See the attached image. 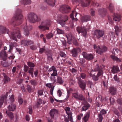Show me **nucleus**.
I'll return each mask as SVG.
<instances>
[{
  "instance_id": "obj_60",
  "label": "nucleus",
  "mask_w": 122,
  "mask_h": 122,
  "mask_svg": "<svg viewBox=\"0 0 122 122\" xmlns=\"http://www.w3.org/2000/svg\"><path fill=\"white\" fill-rule=\"evenodd\" d=\"M28 67L25 65L24 66V70L25 72H26L28 69Z\"/></svg>"
},
{
  "instance_id": "obj_58",
  "label": "nucleus",
  "mask_w": 122,
  "mask_h": 122,
  "mask_svg": "<svg viewBox=\"0 0 122 122\" xmlns=\"http://www.w3.org/2000/svg\"><path fill=\"white\" fill-rule=\"evenodd\" d=\"M94 70L95 71H99L100 70H102L101 69V67L98 65H97V66L95 68Z\"/></svg>"
},
{
  "instance_id": "obj_63",
  "label": "nucleus",
  "mask_w": 122,
  "mask_h": 122,
  "mask_svg": "<svg viewBox=\"0 0 122 122\" xmlns=\"http://www.w3.org/2000/svg\"><path fill=\"white\" fill-rule=\"evenodd\" d=\"M109 35H110V37L111 39V38H113L115 37L114 33H113L112 32H111L109 33Z\"/></svg>"
},
{
  "instance_id": "obj_46",
  "label": "nucleus",
  "mask_w": 122,
  "mask_h": 122,
  "mask_svg": "<svg viewBox=\"0 0 122 122\" xmlns=\"http://www.w3.org/2000/svg\"><path fill=\"white\" fill-rule=\"evenodd\" d=\"M56 31L57 33L59 34H62L64 33V30L58 28L56 29Z\"/></svg>"
},
{
  "instance_id": "obj_11",
  "label": "nucleus",
  "mask_w": 122,
  "mask_h": 122,
  "mask_svg": "<svg viewBox=\"0 0 122 122\" xmlns=\"http://www.w3.org/2000/svg\"><path fill=\"white\" fill-rule=\"evenodd\" d=\"M65 110L68 115V117L70 121L72 122V114L70 110V108L69 107H66L65 108Z\"/></svg>"
},
{
  "instance_id": "obj_2",
  "label": "nucleus",
  "mask_w": 122,
  "mask_h": 122,
  "mask_svg": "<svg viewBox=\"0 0 122 122\" xmlns=\"http://www.w3.org/2000/svg\"><path fill=\"white\" fill-rule=\"evenodd\" d=\"M27 19L30 23H33L40 21L41 20V19L39 17L33 13H30L28 15Z\"/></svg>"
},
{
  "instance_id": "obj_27",
  "label": "nucleus",
  "mask_w": 122,
  "mask_h": 122,
  "mask_svg": "<svg viewBox=\"0 0 122 122\" xmlns=\"http://www.w3.org/2000/svg\"><path fill=\"white\" fill-rule=\"evenodd\" d=\"M16 108L15 105L13 103L9 105L8 106V108L10 111H13L15 110Z\"/></svg>"
},
{
  "instance_id": "obj_34",
  "label": "nucleus",
  "mask_w": 122,
  "mask_h": 122,
  "mask_svg": "<svg viewBox=\"0 0 122 122\" xmlns=\"http://www.w3.org/2000/svg\"><path fill=\"white\" fill-rule=\"evenodd\" d=\"M107 8L110 12L111 13H113L114 10V7L112 3H110L108 6H107Z\"/></svg>"
},
{
  "instance_id": "obj_57",
  "label": "nucleus",
  "mask_w": 122,
  "mask_h": 122,
  "mask_svg": "<svg viewBox=\"0 0 122 122\" xmlns=\"http://www.w3.org/2000/svg\"><path fill=\"white\" fill-rule=\"evenodd\" d=\"M109 100L110 101L111 104H113L115 102L114 99L112 97L110 98Z\"/></svg>"
},
{
  "instance_id": "obj_43",
  "label": "nucleus",
  "mask_w": 122,
  "mask_h": 122,
  "mask_svg": "<svg viewBox=\"0 0 122 122\" xmlns=\"http://www.w3.org/2000/svg\"><path fill=\"white\" fill-rule=\"evenodd\" d=\"M26 89L29 93L32 92H33V90L31 86L30 85H27L26 87Z\"/></svg>"
},
{
  "instance_id": "obj_19",
  "label": "nucleus",
  "mask_w": 122,
  "mask_h": 122,
  "mask_svg": "<svg viewBox=\"0 0 122 122\" xmlns=\"http://www.w3.org/2000/svg\"><path fill=\"white\" fill-rule=\"evenodd\" d=\"M0 57L4 61H5L7 59V56L5 51L3 50L0 52Z\"/></svg>"
},
{
  "instance_id": "obj_18",
  "label": "nucleus",
  "mask_w": 122,
  "mask_h": 122,
  "mask_svg": "<svg viewBox=\"0 0 122 122\" xmlns=\"http://www.w3.org/2000/svg\"><path fill=\"white\" fill-rule=\"evenodd\" d=\"M9 30L5 26L3 25H0V33L3 34L6 33H8Z\"/></svg>"
},
{
  "instance_id": "obj_53",
  "label": "nucleus",
  "mask_w": 122,
  "mask_h": 122,
  "mask_svg": "<svg viewBox=\"0 0 122 122\" xmlns=\"http://www.w3.org/2000/svg\"><path fill=\"white\" fill-rule=\"evenodd\" d=\"M28 42L27 40H22L21 41V43L24 46H27Z\"/></svg>"
},
{
  "instance_id": "obj_49",
  "label": "nucleus",
  "mask_w": 122,
  "mask_h": 122,
  "mask_svg": "<svg viewBox=\"0 0 122 122\" xmlns=\"http://www.w3.org/2000/svg\"><path fill=\"white\" fill-rule=\"evenodd\" d=\"M14 95H12L10 97L9 100L7 101V102H9V101H10L11 102H12L14 101Z\"/></svg>"
},
{
  "instance_id": "obj_52",
  "label": "nucleus",
  "mask_w": 122,
  "mask_h": 122,
  "mask_svg": "<svg viewBox=\"0 0 122 122\" xmlns=\"http://www.w3.org/2000/svg\"><path fill=\"white\" fill-rule=\"evenodd\" d=\"M103 75V71L102 70H100L98 72L97 76L99 77L100 76H102Z\"/></svg>"
},
{
  "instance_id": "obj_54",
  "label": "nucleus",
  "mask_w": 122,
  "mask_h": 122,
  "mask_svg": "<svg viewBox=\"0 0 122 122\" xmlns=\"http://www.w3.org/2000/svg\"><path fill=\"white\" fill-rule=\"evenodd\" d=\"M113 78L115 81L117 82H120L119 79L117 75H114Z\"/></svg>"
},
{
  "instance_id": "obj_28",
  "label": "nucleus",
  "mask_w": 122,
  "mask_h": 122,
  "mask_svg": "<svg viewBox=\"0 0 122 122\" xmlns=\"http://www.w3.org/2000/svg\"><path fill=\"white\" fill-rule=\"evenodd\" d=\"M109 91L110 93L112 95H115L116 93V89L113 86H112L110 88Z\"/></svg>"
},
{
  "instance_id": "obj_38",
  "label": "nucleus",
  "mask_w": 122,
  "mask_h": 122,
  "mask_svg": "<svg viewBox=\"0 0 122 122\" xmlns=\"http://www.w3.org/2000/svg\"><path fill=\"white\" fill-rule=\"evenodd\" d=\"M89 117V114L88 113H86L84 117L82 118L83 121L84 122H87L88 120Z\"/></svg>"
},
{
  "instance_id": "obj_5",
  "label": "nucleus",
  "mask_w": 122,
  "mask_h": 122,
  "mask_svg": "<svg viewBox=\"0 0 122 122\" xmlns=\"http://www.w3.org/2000/svg\"><path fill=\"white\" fill-rule=\"evenodd\" d=\"M72 97H74L78 100L84 101L85 100V98L83 96L77 92L72 93Z\"/></svg>"
},
{
  "instance_id": "obj_62",
  "label": "nucleus",
  "mask_w": 122,
  "mask_h": 122,
  "mask_svg": "<svg viewBox=\"0 0 122 122\" xmlns=\"http://www.w3.org/2000/svg\"><path fill=\"white\" fill-rule=\"evenodd\" d=\"M80 76L82 79H84L86 77V75L85 73H82L81 74Z\"/></svg>"
},
{
  "instance_id": "obj_59",
  "label": "nucleus",
  "mask_w": 122,
  "mask_h": 122,
  "mask_svg": "<svg viewBox=\"0 0 122 122\" xmlns=\"http://www.w3.org/2000/svg\"><path fill=\"white\" fill-rule=\"evenodd\" d=\"M53 72L52 73L51 75L52 76H56L57 75V71L56 70V69L54 70Z\"/></svg>"
},
{
  "instance_id": "obj_32",
  "label": "nucleus",
  "mask_w": 122,
  "mask_h": 122,
  "mask_svg": "<svg viewBox=\"0 0 122 122\" xmlns=\"http://www.w3.org/2000/svg\"><path fill=\"white\" fill-rule=\"evenodd\" d=\"M119 68L116 66H113L112 68V71L114 73H116L119 72Z\"/></svg>"
},
{
  "instance_id": "obj_36",
  "label": "nucleus",
  "mask_w": 122,
  "mask_h": 122,
  "mask_svg": "<svg viewBox=\"0 0 122 122\" xmlns=\"http://www.w3.org/2000/svg\"><path fill=\"white\" fill-rule=\"evenodd\" d=\"M116 35L117 36L118 35V32L121 31V28L118 26H116L115 27Z\"/></svg>"
},
{
  "instance_id": "obj_45",
  "label": "nucleus",
  "mask_w": 122,
  "mask_h": 122,
  "mask_svg": "<svg viewBox=\"0 0 122 122\" xmlns=\"http://www.w3.org/2000/svg\"><path fill=\"white\" fill-rule=\"evenodd\" d=\"M6 113L7 114L8 116L11 119H12L14 118L13 115V113L12 112H7V111H6Z\"/></svg>"
},
{
  "instance_id": "obj_22",
  "label": "nucleus",
  "mask_w": 122,
  "mask_h": 122,
  "mask_svg": "<svg viewBox=\"0 0 122 122\" xmlns=\"http://www.w3.org/2000/svg\"><path fill=\"white\" fill-rule=\"evenodd\" d=\"M91 16L88 15H85L82 16L81 18V20L83 22H87L91 20Z\"/></svg>"
},
{
  "instance_id": "obj_44",
  "label": "nucleus",
  "mask_w": 122,
  "mask_h": 122,
  "mask_svg": "<svg viewBox=\"0 0 122 122\" xmlns=\"http://www.w3.org/2000/svg\"><path fill=\"white\" fill-rule=\"evenodd\" d=\"M16 46V43L11 42L10 45V49L9 51V52H10L11 51V50L13 49L14 46L15 47Z\"/></svg>"
},
{
  "instance_id": "obj_10",
  "label": "nucleus",
  "mask_w": 122,
  "mask_h": 122,
  "mask_svg": "<svg viewBox=\"0 0 122 122\" xmlns=\"http://www.w3.org/2000/svg\"><path fill=\"white\" fill-rule=\"evenodd\" d=\"M104 34V32L102 30H96L94 31V35L97 39L102 37Z\"/></svg>"
},
{
  "instance_id": "obj_61",
  "label": "nucleus",
  "mask_w": 122,
  "mask_h": 122,
  "mask_svg": "<svg viewBox=\"0 0 122 122\" xmlns=\"http://www.w3.org/2000/svg\"><path fill=\"white\" fill-rule=\"evenodd\" d=\"M42 103V100L40 99L38 100L37 102V106L38 107V106L40 105Z\"/></svg>"
},
{
  "instance_id": "obj_56",
  "label": "nucleus",
  "mask_w": 122,
  "mask_h": 122,
  "mask_svg": "<svg viewBox=\"0 0 122 122\" xmlns=\"http://www.w3.org/2000/svg\"><path fill=\"white\" fill-rule=\"evenodd\" d=\"M60 55L61 57H65L66 56V54L64 52L62 51H61L60 52Z\"/></svg>"
},
{
  "instance_id": "obj_20",
  "label": "nucleus",
  "mask_w": 122,
  "mask_h": 122,
  "mask_svg": "<svg viewBox=\"0 0 122 122\" xmlns=\"http://www.w3.org/2000/svg\"><path fill=\"white\" fill-rule=\"evenodd\" d=\"M80 50L79 48H74L71 51V52L73 57H76L77 56L78 52L80 51Z\"/></svg>"
},
{
  "instance_id": "obj_4",
  "label": "nucleus",
  "mask_w": 122,
  "mask_h": 122,
  "mask_svg": "<svg viewBox=\"0 0 122 122\" xmlns=\"http://www.w3.org/2000/svg\"><path fill=\"white\" fill-rule=\"evenodd\" d=\"M59 10L63 14H68L71 11V8L66 5H62L60 6Z\"/></svg>"
},
{
  "instance_id": "obj_6",
  "label": "nucleus",
  "mask_w": 122,
  "mask_h": 122,
  "mask_svg": "<svg viewBox=\"0 0 122 122\" xmlns=\"http://www.w3.org/2000/svg\"><path fill=\"white\" fill-rule=\"evenodd\" d=\"M76 30L79 34L80 33H81L84 37H86L87 35V29L85 27H78L76 28Z\"/></svg>"
},
{
  "instance_id": "obj_50",
  "label": "nucleus",
  "mask_w": 122,
  "mask_h": 122,
  "mask_svg": "<svg viewBox=\"0 0 122 122\" xmlns=\"http://www.w3.org/2000/svg\"><path fill=\"white\" fill-rule=\"evenodd\" d=\"M98 122H102L103 120V117L101 114H99L98 116Z\"/></svg>"
},
{
  "instance_id": "obj_40",
  "label": "nucleus",
  "mask_w": 122,
  "mask_h": 122,
  "mask_svg": "<svg viewBox=\"0 0 122 122\" xmlns=\"http://www.w3.org/2000/svg\"><path fill=\"white\" fill-rule=\"evenodd\" d=\"M113 19L115 21H119L121 20V18L118 15H114L113 16Z\"/></svg>"
},
{
  "instance_id": "obj_30",
  "label": "nucleus",
  "mask_w": 122,
  "mask_h": 122,
  "mask_svg": "<svg viewBox=\"0 0 122 122\" xmlns=\"http://www.w3.org/2000/svg\"><path fill=\"white\" fill-rule=\"evenodd\" d=\"M55 0H46V3L49 5L54 6L55 4Z\"/></svg>"
},
{
  "instance_id": "obj_16",
  "label": "nucleus",
  "mask_w": 122,
  "mask_h": 122,
  "mask_svg": "<svg viewBox=\"0 0 122 122\" xmlns=\"http://www.w3.org/2000/svg\"><path fill=\"white\" fill-rule=\"evenodd\" d=\"M68 17L66 15H65L63 19L59 20V24L62 26L65 25L66 24V22L68 20Z\"/></svg>"
},
{
  "instance_id": "obj_37",
  "label": "nucleus",
  "mask_w": 122,
  "mask_h": 122,
  "mask_svg": "<svg viewBox=\"0 0 122 122\" xmlns=\"http://www.w3.org/2000/svg\"><path fill=\"white\" fill-rule=\"evenodd\" d=\"M21 3L25 5L27 4H29L31 3V0H21Z\"/></svg>"
},
{
  "instance_id": "obj_23",
  "label": "nucleus",
  "mask_w": 122,
  "mask_h": 122,
  "mask_svg": "<svg viewBox=\"0 0 122 122\" xmlns=\"http://www.w3.org/2000/svg\"><path fill=\"white\" fill-rule=\"evenodd\" d=\"M39 28L41 31L45 30L46 29V23L45 21L42 22Z\"/></svg>"
},
{
  "instance_id": "obj_26",
  "label": "nucleus",
  "mask_w": 122,
  "mask_h": 122,
  "mask_svg": "<svg viewBox=\"0 0 122 122\" xmlns=\"http://www.w3.org/2000/svg\"><path fill=\"white\" fill-rule=\"evenodd\" d=\"M83 104L84 106L81 108V111H85L90 107V105L87 102H84Z\"/></svg>"
},
{
  "instance_id": "obj_39",
  "label": "nucleus",
  "mask_w": 122,
  "mask_h": 122,
  "mask_svg": "<svg viewBox=\"0 0 122 122\" xmlns=\"http://www.w3.org/2000/svg\"><path fill=\"white\" fill-rule=\"evenodd\" d=\"M46 86H47L49 88H51L50 90V93L51 95H52L54 88L52 87L51 83H48L46 84Z\"/></svg>"
},
{
  "instance_id": "obj_42",
  "label": "nucleus",
  "mask_w": 122,
  "mask_h": 122,
  "mask_svg": "<svg viewBox=\"0 0 122 122\" xmlns=\"http://www.w3.org/2000/svg\"><path fill=\"white\" fill-rule=\"evenodd\" d=\"M51 22L49 20H46V30L49 29V27L50 26Z\"/></svg>"
},
{
  "instance_id": "obj_14",
  "label": "nucleus",
  "mask_w": 122,
  "mask_h": 122,
  "mask_svg": "<svg viewBox=\"0 0 122 122\" xmlns=\"http://www.w3.org/2000/svg\"><path fill=\"white\" fill-rule=\"evenodd\" d=\"M47 55V63H49L52 61L53 59L52 58V54L51 51H49L47 53L46 52Z\"/></svg>"
},
{
  "instance_id": "obj_33",
  "label": "nucleus",
  "mask_w": 122,
  "mask_h": 122,
  "mask_svg": "<svg viewBox=\"0 0 122 122\" xmlns=\"http://www.w3.org/2000/svg\"><path fill=\"white\" fill-rule=\"evenodd\" d=\"M57 83L60 84L62 85L64 83V81L61 77L58 76L57 78Z\"/></svg>"
},
{
  "instance_id": "obj_55",
  "label": "nucleus",
  "mask_w": 122,
  "mask_h": 122,
  "mask_svg": "<svg viewBox=\"0 0 122 122\" xmlns=\"http://www.w3.org/2000/svg\"><path fill=\"white\" fill-rule=\"evenodd\" d=\"M27 65L30 67H33L35 66L34 63L30 62H27Z\"/></svg>"
},
{
  "instance_id": "obj_1",
  "label": "nucleus",
  "mask_w": 122,
  "mask_h": 122,
  "mask_svg": "<svg viewBox=\"0 0 122 122\" xmlns=\"http://www.w3.org/2000/svg\"><path fill=\"white\" fill-rule=\"evenodd\" d=\"M22 10L20 9H17L15 14L13 18L15 20L12 23L14 26L20 25L22 22L23 16L22 14Z\"/></svg>"
},
{
  "instance_id": "obj_41",
  "label": "nucleus",
  "mask_w": 122,
  "mask_h": 122,
  "mask_svg": "<svg viewBox=\"0 0 122 122\" xmlns=\"http://www.w3.org/2000/svg\"><path fill=\"white\" fill-rule=\"evenodd\" d=\"M30 83L31 85L33 86V87L35 88V86L38 84L37 82L35 80H31L30 81Z\"/></svg>"
},
{
  "instance_id": "obj_7",
  "label": "nucleus",
  "mask_w": 122,
  "mask_h": 122,
  "mask_svg": "<svg viewBox=\"0 0 122 122\" xmlns=\"http://www.w3.org/2000/svg\"><path fill=\"white\" fill-rule=\"evenodd\" d=\"M24 28V33L26 36H28L29 35V31L32 30V27L31 25H27L26 23L22 26Z\"/></svg>"
},
{
  "instance_id": "obj_8",
  "label": "nucleus",
  "mask_w": 122,
  "mask_h": 122,
  "mask_svg": "<svg viewBox=\"0 0 122 122\" xmlns=\"http://www.w3.org/2000/svg\"><path fill=\"white\" fill-rule=\"evenodd\" d=\"M118 51L119 50L118 49H113L112 52V55H111L110 57L113 60L120 62L121 61V59L115 56L116 52L117 53Z\"/></svg>"
},
{
  "instance_id": "obj_48",
  "label": "nucleus",
  "mask_w": 122,
  "mask_h": 122,
  "mask_svg": "<svg viewBox=\"0 0 122 122\" xmlns=\"http://www.w3.org/2000/svg\"><path fill=\"white\" fill-rule=\"evenodd\" d=\"M91 77H92V78L94 81H97L98 80V77L97 75L96 76L94 75H92Z\"/></svg>"
},
{
  "instance_id": "obj_21",
  "label": "nucleus",
  "mask_w": 122,
  "mask_h": 122,
  "mask_svg": "<svg viewBox=\"0 0 122 122\" xmlns=\"http://www.w3.org/2000/svg\"><path fill=\"white\" fill-rule=\"evenodd\" d=\"M66 36L67 40V43L69 44H71V40L72 39V36L70 33L67 34Z\"/></svg>"
},
{
  "instance_id": "obj_15",
  "label": "nucleus",
  "mask_w": 122,
  "mask_h": 122,
  "mask_svg": "<svg viewBox=\"0 0 122 122\" xmlns=\"http://www.w3.org/2000/svg\"><path fill=\"white\" fill-rule=\"evenodd\" d=\"M58 111L54 109H51L49 112L50 115L52 119L54 118V116L58 114Z\"/></svg>"
},
{
  "instance_id": "obj_31",
  "label": "nucleus",
  "mask_w": 122,
  "mask_h": 122,
  "mask_svg": "<svg viewBox=\"0 0 122 122\" xmlns=\"http://www.w3.org/2000/svg\"><path fill=\"white\" fill-rule=\"evenodd\" d=\"M3 74L4 77L3 80L4 82L5 83H7L10 81V78L5 74L3 73Z\"/></svg>"
},
{
  "instance_id": "obj_12",
  "label": "nucleus",
  "mask_w": 122,
  "mask_h": 122,
  "mask_svg": "<svg viewBox=\"0 0 122 122\" xmlns=\"http://www.w3.org/2000/svg\"><path fill=\"white\" fill-rule=\"evenodd\" d=\"M76 2L81 3L82 6L83 7H86L90 3L89 0H76Z\"/></svg>"
},
{
  "instance_id": "obj_51",
  "label": "nucleus",
  "mask_w": 122,
  "mask_h": 122,
  "mask_svg": "<svg viewBox=\"0 0 122 122\" xmlns=\"http://www.w3.org/2000/svg\"><path fill=\"white\" fill-rule=\"evenodd\" d=\"M53 35L51 33H50L46 35V38L48 39H49L53 37Z\"/></svg>"
},
{
  "instance_id": "obj_64",
  "label": "nucleus",
  "mask_w": 122,
  "mask_h": 122,
  "mask_svg": "<svg viewBox=\"0 0 122 122\" xmlns=\"http://www.w3.org/2000/svg\"><path fill=\"white\" fill-rule=\"evenodd\" d=\"M117 103L121 105H122V100L120 98H119L117 100Z\"/></svg>"
},
{
  "instance_id": "obj_24",
  "label": "nucleus",
  "mask_w": 122,
  "mask_h": 122,
  "mask_svg": "<svg viewBox=\"0 0 122 122\" xmlns=\"http://www.w3.org/2000/svg\"><path fill=\"white\" fill-rule=\"evenodd\" d=\"M98 12L99 14L103 17L106 15L107 10L105 8L100 9L99 10Z\"/></svg>"
},
{
  "instance_id": "obj_25",
  "label": "nucleus",
  "mask_w": 122,
  "mask_h": 122,
  "mask_svg": "<svg viewBox=\"0 0 122 122\" xmlns=\"http://www.w3.org/2000/svg\"><path fill=\"white\" fill-rule=\"evenodd\" d=\"M78 83L80 87L83 90H84L86 87V85L85 82L81 80L79 81Z\"/></svg>"
},
{
  "instance_id": "obj_29",
  "label": "nucleus",
  "mask_w": 122,
  "mask_h": 122,
  "mask_svg": "<svg viewBox=\"0 0 122 122\" xmlns=\"http://www.w3.org/2000/svg\"><path fill=\"white\" fill-rule=\"evenodd\" d=\"M62 44L63 45V46L64 47V48L68 49H69V45L68 43V44L67 43L66 41L65 40L62 41H61Z\"/></svg>"
},
{
  "instance_id": "obj_13",
  "label": "nucleus",
  "mask_w": 122,
  "mask_h": 122,
  "mask_svg": "<svg viewBox=\"0 0 122 122\" xmlns=\"http://www.w3.org/2000/svg\"><path fill=\"white\" fill-rule=\"evenodd\" d=\"M82 55L86 59L89 60H91L93 58L94 56L93 55L91 54H87L85 52H83L82 53Z\"/></svg>"
},
{
  "instance_id": "obj_47",
  "label": "nucleus",
  "mask_w": 122,
  "mask_h": 122,
  "mask_svg": "<svg viewBox=\"0 0 122 122\" xmlns=\"http://www.w3.org/2000/svg\"><path fill=\"white\" fill-rule=\"evenodd\" d=\"M33 71L34 69L33 68H30L28 71V72L30 74L32 77H34L33 74Z\"/></svg>"
},
{
  "instance_id": "obj_3",
  "label": "nucleus",
  "mask_w": 122,
  "mask_h": 122,
  "mask_svg": "<svg viewBox=\"0 0 122 122\" xmlns=\"http://www.w3.org/2000/svg\"><path fill=\"white\" fill-rule=\"evenodd\" d=\"M16 36L19 39L21 37L19 29L17 27L16 28L14 32H11L10 36L11 39L17 41V39Z\"/></svg>"
},
{
  "instance_id": "obj_17",
  "label": "nucleus",
  "mask_w": 122,
  "mask_h": 122,
  "mask_svg": "<svg viewBox=\"0 0 122 122\" xmlns=\"http://www.w3.org/2000/svg\"><path fill=\"white\" fill-rule=\"evenodd\" d=\"M8 93V92H7L5 94L2 95L1 96L0 99V107L3 104L4 100H5L7 98Z\"/></svg>"
},
{
  "instance_id": "obj_35",
  "label": "nucleus",
  "mask_w": 122,
  "mask_h": 122,
  "mask_svg": "<svg viewBox=\"0 0 122 122\" xmlns=\"http://www.w3.org/2000/svg\"><path fill=\"white\" fill-rule=\"evenodd\" d=\"M75 15V16L76 17L77 15V13L76 12H74V11H73L72 12V13L70 15V17L71 18L72 20H74L75 21H77V18H75L74 17V15Z\"/></svg>"
},
{
  "instance_id": "obj_9",
  "label": "nucleus",
  "mask_w": 122,
  "mask_h": 122,
  "mask_svg": "<svg viewBox=\"0 0 122 122\" xmlns=\"http://www.w3.org/2000/svg\"><path fill=\"white\" fill-rule=\"evenodd\" d=\"M93 46L94 49H96L97 53L100 55H101L103 52L106 51L107 50V48L105 46H104L101 49L100 47H97L95 44Z\"/></svg>"
}]
</instances>
